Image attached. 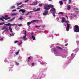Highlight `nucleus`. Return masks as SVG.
<instances>
[{"label":"nucleus","mask_w":79,"mask_h":79,"mask_svg":"<svg viewBox=\"0 0 79 79\" xmlns=\"http://www.w3.org/2000/svg\"><path fill=\"white\" fill-rule=\"evenodd\" d=\"M79 48H77L76 49H75V50H74L73 51V52H74L75 53H77V52L79 51Z\"/></svg>","instance_id":"aec40b11"},{"label":"nucleus","mask_w":79,"mask_h":79,"mask_svg":"<svg viewBox=\"0 0 79 79\" xmlns=\"http://www.w3.org/2000/svg\"><path fill=\"white\" fill-rule=\"evenodd\" d=\"M67 8L68 10H70L71 9V6H70V5H68Z\"/></svg>","instance_id":"412c9836"},{"label":"nucleus","mask_w":79,"mask_h":79,"mask_svg":"<svg viewBox=\"0 0 79 79\" xmlns=\"http://www.w3.org/2000/svg\"><path fill=\"white\" fill-rule=\"evenodd\" d=\"M10 8L11 9H13V8H15V6H12L11 7H10Z\"/></svg>","instance_id":"37998d69"},{"label":"nucleus","mask_w":79,"mask_h":79,"mask_svg":"<svg viewBox=\"0 0 79 79\" xmlns=\"http://www.w3.org/2000/svg\"><path fill=\"white\" fill-rule=\"evenodd\" d=\"M18 59L19 60H21V57L19 56V57H18Z\"/></svg>","instance_id":"bf43d9fd"},{"label":"nucleus","mask_w":79,"mask_h":79,"mask_svg":"<svg viewBox=\"0 0 79 79\" xmlns=\"http://www.w3.org/2000/svg\"><path fill=\"white\" fill-rule=\"evenodd\" d=\"M49 8H53V7L54 6L53 5H49Z\"/></svg>","instance_id":"72a5a7b5"},{"label":"nucleus","mask_w":79,"mask_h":79,"mask_svg":"<svg viewBox=\"0 0 79 79\" xmlns=\"http://www.w3.org/2000/svg\"><path fill=\"white\" fill-rule=\"evenodd\" d=\"M2 19H5V20H8V19H10V17H8L6 18H5L3 16H2Z\"/></svg>","instance_id":"f3484780"},{"label":"nucleus","mask_w":79,"mask_h":79,"mask_svg":"<svg viewBox=\"0 0 79 79\" xmlns=\"http://www.w3.org/2000/svg\"><path fill=\"white\" fill-rule=\"evenodd\" d=\"M40 8H38L37 9H36V11H40Z\"/></svg>","instance_id":"58836bf2"},{"label":"nucleus","mask_w":79,"mask_h":79,"mask_svg":"<svg viewBox=\"0 0 79 79\" xmlns=\"http://www.w3.org/2000/svg\"><path fill=\"white\" fill-rule=\"evenodd\" d=\"M10 26H15L16 27L15 29H16V27H17V26H18V24H15V23H14L13 24H10Z\"/></svg>","instance_id":"a211bd4d"},{"label":"nucleus","mask_w":79,"mask_h":79,"mask_svg":"<svg viewBox=\"0 0 79 79\" xmlns=\"http://www.w3.org/2000/svg\"><path fill=\"white\" fill-rule=\"evenodd\" d=\"M14 51H15V50H11L10 52V53H13V52H14Z\"/></svg>","instance_id":"f704fd0d"},{"label":"nucleus","mask_w":79,"mask_h":79,"mask_svg":"<svg viewBox=\"0 0 79 79\" xmlns=\"http://www.w3.org/2000/svg\"><path fill=\"white\" fill-rule=\"evenodd\" d=\"M22 2H19V3H17V6H19V5H22Z\"/></svg>","instance_id":"7c9ffc66"},{"label":"nucleus","mask_w":79,"mask_h":79,"mask_svg":"<svg viewBox=\"0 0 79 79\" xmlns=\"http://www.w3.org/2000/svg\"><path fill=\"white\" fill-rule=\"evenodd\" d=\"M59 34H56V37H57V36H59Z\"/></svg>","instance_id":"052dcab7"},{"label":"nucleus","mask_w":79,"mask_h":79,"mask_svg":"<svg viewBox=\"0 0 79 79\" xmlns=\"http://www.w3.org/2000/svg\"><path fill=\"white\" fill-rule=\"evenodd\" d=\"M30 34H31V35H34V32H32L30 33Z\"/></svg>","instance_id":"e2e57ef3"},{"label":"nucleus","mask_w":79,"mask_h":79,"mask_svg":"<svg viewBox=\"0 0 79 79\" xmlns=\"http://www.w3.org/2000/svg\"><path fill=\"white\" fill-rule=\"evenodd\" d=\"M75 37H76V38H79V35L78 34H77L75 35Z\"/></svg>","instance_id":"ea45409f"},{"label":"nucleus","mask_w":79,"mask_h":79,"mask_svg":"<svg viewBox=\"0 0 79 79\" xmlns=\"http://www.w3.org/2000/svg\"><path fill=\"white\" fill-rule=\"evenodd\" d=\"M74 31L75 32H79V27L77 25H75L74 27Z\"/></svg>","instance_id":"423d86ee"},{"label":"nucleus","mask_w":79,"mask_h":79,"mask_svg":"<svg viewBox=\"0 0 79 79\" xmlns=\"http://www.w3.org/2000/svg\"><path fill=\"white\" fill-rule=\"evenodd\" d=\"M68 44L67 43L65 45V46H68Z\"/></svg>","instance_id":"774afa93"},{"label":"nucleus","mask_w":79,"mask_h":79,"mask_svg":"<svg viewBox=\"0 0 79 79\" xmlns=\"http://www.w3.org/2000/svg\"><path fill=\"white\" fill-rule=\"evenodd\" d=\"M4 62H5V63H6V62H7V60H4Z\"/></svg>","instance_id":"680f3d73"},{"label":"nucleus","mask_w":79,"mask_h":79,"mask_svg":"<svg viewBox=\"0 0 79 79\" xmlns=\"http://www.w3.org/2000/svg\"><path fill=\"white\" fill-rule=\"evenodd\" d=\"M13 64H12L11 65H10V66L9 67V68L10 69H9V71H12V69H11V68H13Z\"/></svg>","instance_id":"dca6fc26"},{"label":"nucleus","mask_w":79,"mask_h":79,"mask_svg":"<svg viewBox=\"0 0 79 79\" xmlns=\"http://www.w3.org/2000/svg\"><path fill=\"white\" fill-rule=\"evenodd\" d=\"M19 11V12H21V11L22 13H24L26 12V10L24 9H20Z\"/></svg>","instance_id":"4468645a"},{"label":"nucleus","mask_w":79,"mask_h":79,"mask_svg":"<svg viewBox=\"0 0 79 79\" xmlns=\"http://www.w3.org/2000/svg\"><path fill=\"white\" fill-rule=\"evenodd\" d=\"M71 3V0H69V3L70 4Z\"/></svg>","instance_id":"4d7b16f0"},{"label":"nucleus","mask_w":79,"mask_h":79,"mask_svg":"<svg viewBox=\"0 0 79 79\" xmlns=\"http://www.w3.org/2000/svg\"><path fill=\"white\" fill-rule=\"evenodd\" d=\"M15 19V17L13 18V19H11V20H8V22H11V21H13V20H14V19Z\"/></svg>","instance_id":"5701e85b"},{"label":"nucleus","mask_w":79,"mask_h":79,"mask_svg":"<svg viewBox=\"0 0 79 79\" xmlns=\"http://www.w3.org/2000/svg\"><path fill=\"white\" fill-rule=\"evenodd\" d=\"M18 42V41L17 40L14 41V44H16V43H17Z\"/></svg>","instance_id":"0e129e2a"},{"label":"nucleus","mask_w":79,"mask_h":79,"mask_svg":"<svg viewBox=\"0 0 79 79\" xmlns=\"http://www.w3.org/2000/svg\"><path fill=\"white\" fill-rule=\"evenodd\" d=\"M52 13L53 14V16H54V17H55V14L56 13Z\"/></svg>","instance_id":"3c124183"},{"label":"nucleus","mask_w":79,"mask_h":79,"mask_svg":"<svg viewBox=\"0 0 79 79\" xmlns=\"http://www.w3.org/2000/svg\"><path fill=\"white\" fill-rule=\"evenodd\" d=\"M59 3L61 5H63V2L61 1H59Z\"/></svg>","instance_id":"c756f323"},{"label":"nucleus","mask_w":79,"mask_h":79,"mask_svg":"<svg viewBox=\"0 0 79 79\" xmlns=\"http://www.w3.org/2000/svg\"><path fill=\"white\" fill-rule=\"evenodd\" d=\"M37 4V2L36 1L35 2H33V3L31 4L30 5H35Z\"/></svg>","instance_id":"2eb2a0df"},{"label":"nucleus","mask_w":79,"mask_h":79,"mask_svg":"<svg viewBox=\"0 0 79 79\" xmlns=\"http://www.w3.org/2000/svg\"><path fill=\"white\" fill-rule=\"evenodd\" d=\"M48 11L47 10H44V13L43 14V15H44L45 16L46 15H48Z\"/></svg>","instance_id":"1a4fd4ad"},{"label":"nucleus","mask_w":79,"mask_h":79,"mask_svg":"<svg viewBox=\"0 0 79 79\" xmlns=\"http://www.w3.org/2000/svg\"><path fill=\"white\" fill-rule=\"evenodd\" d=\"M16 64V65H17L18 66V65H19V63L17 62H15Z\"/></svg>","instance_id":"6e6d98bb"},{"label":"nucleus","mask_w":79,"mask_h":79,"mask_svg":"<svg viewBox=\"0 0 79 79\" xmlns=\"http://www.w3.org/2000/svg\"><path fill=\"white\" fill-rule=\"evenodd\" d=\"M24 4H22L20 6H18V8H22V7H23V6H24Z\"/></svg>","instance_id":"4c0bfd02"},{"label":"nucleus","mask_w":79,"mask_h":79,"mask_svg":"<svg viewBox=\"0 0 79 79\" xmlns=\"http://www.w3.org/2000/svg\"><path fill=\"white\" fill-rule=\"evenodd\" d=\"M31 38L33 39V40H35V38L34 36V35H31Z\"/></svg>","instance_id":"bb28decb"},{"label":"nucleus","mask_w":79,"mask_h":79,"mask_svg":"<svg viewBox=\"0 0 79 79\" xmlns=\"http://www.w3.org/2000/svg\"><path fill=\"white\" fill-rule=\"evenodd\" d=\"M32 12H33V11H30V12H28L27 13L26 15V16H27V15H29V13H32Z\"/></svg>","instance_id":"c85d7f7f"},{"label":"nucleus","mask_w":79,"mask_h":79,"mask_svg":"<svg viewBox=\"0 0 79 79\" xmlns=\"http://www.w3.org/2000/svg\"><path fill=\"white\" fill-rule=\"evenodd\" d=\"M40 21H42L41 20H33L31 21V22H28L27 23V26H29V25L31 23H39Z\"/></svg>","instance_id":"39448f33"},{"label":"nucleus","mask_w":79,"mask_h":79,"mask_svg":"<svg viewBox=\"0 0 79 79\" xmlns=\"http://www.w3.org/2000/svg\"><path fill=\"white\" fill-rule=\"evenodd\" d=\"M76 43L77 44V45H79V41H76Z\"/></svg>","instance_id":"49530a36"},{"label":"nucleus","mask_w":79,"mask_h":79,"mask_svg":"<svg viewBox=\"0 0 79 79\" xmlns=\"http://www.w3.org/2000/svg\"><path fill=\"white\" fill-rule=\"evenodd\" d=\"M19 41L20 42L18 43V45H21V44H23V42H22V40H20Z\"/></svg>","instance_id":"b1692460"},{"label":"nucleus","mask_w":79,"mask_h":79,"mask_svg":"<svg viewBox=\"0 0 79 79\" xmlns=\"http://www.w3.org/2000/svg\"><path fill=\"white\" fill-rule=\"evenodd\" d=\"M18 26L19 27H21V26H23V25L22 24H20L18 25Z\"/></svg>","instance_id":"09e8293b"},{"label":"nucleus","mask_w":79,"mask_h":79,"mask_svg":"<svg viewBox=\"0 0 79 79\" xmlns=\"http://www.w3.org/2000/svg\"><path fill=\"white\" fill-rule=\"evenodd\" d=\"M44 10H49L50 9V8L49 6V5H45L44 6Z\"/></svg>","instance_id":"0eeeda50"},{"label":"nucleus","mask_w":79,"mask_h":79,"mask_svg":"<svg viewBox=\"0 0 79 79\" xmlns=\"http://www.w3.org/2000/svg\"><path fill=\"white\" fill-rule=\"evenodd\" d=\"M33 10L35 12L36 11V9H35V8L33 9Z\"/></svg>","instance_id":"603ef678"},{"label":"nucleus","mask_w":79,"mask_h":79,"mask_svg":"<svg viewBox=\"0 0 79 79\" xmlns=\"http://www.w3.org/2000/svg\"><path fill=\"white\" fill-rule=\"evenodd\" d=\"M38 62H40V64L42 65H44V64H47V63L43 62V61L42 62L40 61H38Z\"/></svg>","instance_id":"ddd939ff"},{"label":"nucleus","mask_w":79,"mask_h":79,"mask_svg":"<svg viewBox=\"0 0 79 79\" xmlns=\"http://www.w3.org/2000/svg\"><path fill=\"white\" fill-rule=\"evenodd\" d=\"M19 50H18V52L15 53V55H18L19 54Z\"/></svg>","instance_id":"e433bc0d"},{"label":"nucleus","mask_w":79,"mask_h":79,"mask_svg":"<svg viewBox=\"0 0 79 79\" xmlns=\"http://www.w3.org/2000/svg\"><path fill=\"white\" fill-rule=\"evenodd\" d=\"M39 6H40V7H41V6H42V4H39Z\"/></svg>","instance_id":"5fc2aeb1"},{"label":"nucleus","mask_w":79,"mask_h":79,"mask_svg":"<svg viewBox=\"0 0 79 79\" xmlns=\"http://www.w3.org/2000/svg\"><path fill=\"white\" fill-rule=\"evenodd\" d=\"M14 35L15 34H14V33H12L11 34H10V35L11 36H14Z\"/></svg>","instance_id":"a19ab883"},{"label":"nucleus","mask_w":79,"mask_h":79,"mask_svg":"<svg viewBox=\"0 0 79 79\" xmlns=\"http://www.w3.org/2000/svg\"><path fill=\"white\" fill-rule=\"evenodd\" d=\"M26 35H25V36H23V38L24 39V40H26Z\"/></svg>","instance_id":"c9c22d12"},{"label":"nucleus","mask_w":79,"mask_h":79,"mask_svg":"<svg viewBox=\"0 0 79 79\" xmlns=\"http://www.w3.org/2000/svg\"><path fill=\"white\" fill-rule=\"evenodd\" d=\"M58 15H63V13L62 12H60L58 13Z\"/></svg>","instance_id":"79ce46f5"},{"label":"nucleus","mask_w":79,"mask_h":79,"mask_svg":"<svg viewBox=\"0 0 79 79\" xmlns=\"http://www.w3.org/2000/svg\"><path fill=\"white\" fill-rule=\"evenodd\" d=\"M41 26H37V25H36L35 26V27H38V28H39V27H41Z\"/></svg>","instance_id":"de8ad7c7"},{"label":"nucleus","mask_w":79,"mask_h":79,"mask_svg":"<svg viewBox=\"0 0 79 79\" xmlns=\"http://www.w3.org/2000/svg\"><path fill=\"white\" fill-rule=\"evenodd\" d=\"M68 56V54L66 53V55H64L62 56V58H65L66 57V56Z\"/></svg>","instance_id":"6ab92c4d"},{"label":"nucleus","mask_w":79,"mask_h":79,"mask_svg":"<svg viewBox=\"0 0 79 79\" xmlns=\"http://www.w3.org/2000/svg\"><path fill=\"white\" fill-rule=\"evenodd\" d=\"M15 48L13 47V46H11L10 47V49H12V50H15Z\"/></svg>","instance_id":"cd10ccee"},{"label":"nucleus","mask_w":79,"mask_h":79,"mask_svg":"<svg viewBox=\"0 0 79 79\" xmlns=\"http://www.w3.org/2000/svg\"><path fill=\"white\" fill-rule=\"evenodd\" d=\"M46 75L44 74L42 72L40 73L39 77H37V76L33 75V76L31 78V79H39L38 78H41V77H44V76H45Z\"/></svg>","instance_id":"20e7f679"},{"label":"nucleus","mask_w":79,"mask_h":79,"mask_svg":"<svg viewBox=\"0 0 79 79\" xmlns=\"http://www.w3.org/2000/svg\"><path fill=\"white\" fill-rule=\"evenodd\" d=\"M27 31L26 30H23V34H24L25 35H26V33Z\"/></svg>","instance_id":"4be33fe9"},{"label":"nucleus","mask_w":79,"mask_h":79,"mask_svg":"<svg viewBox=\"0 0 79 79\" xmlns=\"http://www.w3.org/2000/svg\"><path fill=\"white\" fill-rule=\"evenodd\" d=\"M50 37H53V35H50Z\"/></svg>","instance_id":"69168bd1"},{"label":"nucleus","mask_w":79,"mask_h":79,"mask_svg":"<svg viewBox=\"0 0 79 79\" xmlns=\"http://www.w3.org/2000/svg\"><path fill=\"white\" fill-rule=\"evenodd\" d=\"M19 19L20 21L21 20H22V19H23V18H22V17H21L20 18H19Z\"/></svg>","instance_id":"c03bdc74"},{"label":"nucleus","mask_w":79,"mask_h":79,"mask_svg":"<svg viewBox=\"0 0 79 79\" xmlns=\"http://www.w3.org/2000/svg\"><path fill=\"white\" fill-rule=\"evenodd\" d=\"M47 70V69H40V71H42V72L44 71H46Z\"/></svg>","instance_id":"393cba45"},{"label":"nucleus","mask_w":79,"mask_h":79,"mask_svg":"<svg viewBox=\"0 0 79 79\" xmlns=\"http://www.w3.org/2000/svg\"><path fill=\"white\" fill-rule=\"evenodd\" d=\"M4 17H5V18H8V15H5Z\"/></svg>","instance_id":"13d9d810"},{"label":"nucleus","mask_w":79,"mask_h":79,"mask_svg":"<svg viewBox=\"0 0 79 79\" xmlns=\"http://www.w3.org/2000/svg\"><path fill=\"white\" fill-rule=\"evenodd\" d=\"M2 30H4V29H5L4 31H3L2 34H3V33L5 32V31H7V32H8V28L6 27H4L3 28H2L1 29Z\"/></svg>","instance_id":"6e6552de"},{"label":"nucleus","mask_w":79,"mask_h":79,"mask_svg":"<svg viewBox=\"0 0 79 79\" xmlns=\"http://www.w3.org/2000/svg\"><path fill=\"white\" fill-rule=\"evenodd\" d=\"M69 15H70V17L71 18H73L74 17H76L77 16L76 15L73 16V15L72 14H69Z\"/></svg>","instance_id":"f8f14e48"},{"label":"nucleus","mask_w":79,"mask_h":79,"mask_svg":"<svg viewBox=\"0 0 79 79\" xmlns=\"http://www.w3.org/2000/svg\"><path fill=\"white\" fill-rule=\"evenodd\" d=\"M65 18H63L62 19V23H63L64 22V26H67L66 27V30L67 31H69V28H70L71 29L72 27H71V25L70 24H69V21H65Z\"/></svg>","instance_id":"f03ea898"},{"label":"nucleus","mask_w":79,"mask_h":79,"mask_svg":"<svg viewBox=\"0 0 79 79\" xmlns=\"http://www.w3.org/2000/svg\"><path fill=\"white\" fill-rule=\"evenodd\" d=\"M0 41H3V38L1 36H0Z\"/></svg>","instance_id":"473e14b6"},{"label":"nucleus","mask_w":79,"mask_h":79,"mask_svg":"<svg viewBox=\"0 0 79 79\" xmlns=\"http://www.w3.org/2000/svg\"><path fill=\"white\" fill-rule=\"evenodd\" d=\"M35 64L34 63H32L31 65L32 66H34Z\"/></svg>","instance_id":"338daca9"},{"label":"nucleus","mask_w":79,"mask_h":79,"mask_svg":"<svg viewBox=\"0 0 79 79\" xmlns=\"http://www.w3.org/2000/svg\"><path fill=\"white\" fill-rule=\"evenodd\" d=\"M17 14H11L12 16H15V15H17Z\"/></svg>","instance_id":"864d4df0"},{"label":"nucleus","mask_w":79,"mask_h":79,"mask_svg":"<svg viewBox=\"0 0 79 79\" xmlns=\"http://www.w3.org/2000/svg\"><path fill=\"white\" fill-rule=\"evenodd\" d=\"M9 30L11 32H13V31H12V29H11V27H9Z\"/></svg>","instance_id":"2f4dec72"},{"label":"nucleus","mask_w":79,"mask_h":79,"mask_svg":"<svg viewBox=\"0 0 79 79\" xmlns=\"http://www.w3.org/2000/svg\"><path fill=\"white\" fill-rule=\"evenodd\" d=\"M63 48L60 47L58 46H56V47H54L53 48L51 49L52 52H53L54 55L55 56H60L59 55V50H62Z\"/></svg>","instance_id":"f257e3e1"},{"label":"nucleus","mask_w":79,"mask_h":79,"mask_svg":"<svg viewBox=\"0 0 79 79\" xmlns=\"http://www.w3.org/2000/svg\"><path fill=\"white\" fill-rule=\"evenodd\" d=\"M31 59V57H29L28 58V62H29V60H30Z\"/></svg>","instance_id":"8fccbe9b"},{"label":"nucleus","mask_w":79,"mask_h":79,"mask_svg":"<svg viewBox=\"0 0 79 79\" xmlns=\"http://www.w3.org/2000/svg\"><path fill=\"white\" fill-rule=\"evenodd\" d=\"M75 56H74V54L72 53L71 56H69L67 58V59L66 62L65 63V65H67L69 63L71 62V60L74 58Z\"/></svg>","instance_id":"7ed1b4c3"},{"label":"nucleus","mask_w":79,"mask_h":79,"mask_svg":"<svg viewBox=\"0 0 79 79\" xmlns=\"http://www.w3.org/2000/svg\"><path fill=\"white\" fill-rule=\"evenodd\" d=\"M10 24H11L10 23L5 24L4 25H5V26H10V27H11V25H10Z\"/></svg>","instance_id":"a878e982"},{"label":"nucleus","mask_w":79,"mask_h":79,"mask_svg":"<svg viewBox=\"0 0 79 79\" xmlns=\"http://www.w3.org/2000/svg\"><path fill=\"white\" fill-rule=\"evenodd\" d=\"M74 10L76 13H79V9H78V8H74Z\"/></svg>","instance_id":"9b49d317"},{"label":"nucleus","mask_w":79,"mask_h":79,"mask_svg":"<svg viewBox=\"0 0 79 79\" xmlns=\"http://www.w3.org/2000/svg\"><path fill=\"white\" fill-rule=\"evenodd\" d=\"M50 12H52V13H56V10L55 8H52L50 10Z\"/></svg>","instance_id":"9d476101"},{"label":"nucleus","mask_w":79,"mask_h":79,"mask_svg":"<svg viewBox=\"0 0 79 79\" xmlns=\"http://www.w3.org/2000/svg\"><path fill=\"white\" fill-rule=\"evenodd\" d=\"M0 20H1V21H5V20H3V19H2V18H0Z\"/></svg>","instance_id":"a18cd8bd"}]
</instances>
